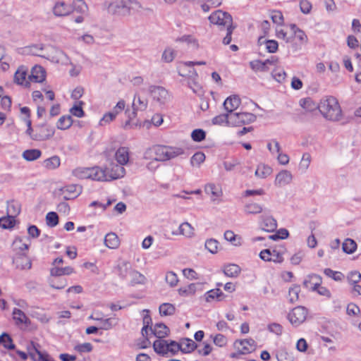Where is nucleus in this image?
Listing matches in <instances>:
<instances>
[{"label":"nucleus","mask_w":361,"mask_h":361,"mask_svg":"<svg viewBox=\"0 0 361 361\" xmlns=\"http://www.w3.org/2000/svg\"><path fill=\"white\" fill-rule=\"evenodd\" d=\"M27 68L25 66H20L18 70L16 71L14 75V82L18 85H24L27 86L28 85V82L26 81V75H27Z\"/></svg>","instance_id":"5701e85b"},{"label":"nucleus","mask_w":361,"mask_h":361,"mask_svg":"<svg viewBox=\"0 0 361 361\" xmlns=\"http://www.w3.org/2000/svg\"><path fill=\"white\" fill-rule=\"evenodd\" d=\"M324 273L336 281H341L343 278V274L341 272L333 271L329 268L325 269Z\"/></svg>","instance_id":"0e129e2a"},{"label":"nucleus","mask_w":361,"mask_h":361,"mask_svg":"<svg viewBox=\"0 0 361 361\" xmlns=\"http://www.w3.org/2000/svg\"><path fill=\"white\" fill-rule=\"evenodd\" d=\"M240 104V99L237 95L228 97L224 102V107L228 114H233Z\"/></svg>","instance_id":"f3484780"},{"label":"nucleus","mask_w":361,"mask_h":361,"mask_svg":"<svg viewBox=\"0 0 361 361\" xmlns=\"http://www.w3.org/2000/svg\"><path fill=\"white\" fill-rule=\"evenodd\" d=\"M276 359L278 361H294V357L292 354L283 349H281L277 352Z\"/></svg>","instance_id":"6e6d98bb"},{"label":"nucleus","mask_w":361,"mask_h":361,"mask_svg":"<svg viewBox=\"0 0 361 361\" xmlns=\"http://www.w3.org/2000/svg\"><path fill=\"white\" fill-rule=\"evenodd\" d=\"M128 281H129L132 286L136 284L144 285L147 282V279L143 274L133 269L130 274V279H128Z\"/></svg>","instance_id":"cd10ccee"},{"label":"nucleus","mask_w":361,"mask_h":361,"mask_svg":"<svg viewBox=\"0 0 361 361\" xmlns=\"http://www.w3.org/2000/svg\"><path fill=\"white\" fill-rule=\"evenodd\" d=\"M0 338H1L0 343L3 344L6 348L8 350H13L15 348V345L13 343L12 339L8 334L3 333L0 336Z\"/></svg>","instance_id":"3c124183"},{"label":"nucleus","mask_w":361,"mask_h":361,"mask_svg":"<svg viewBox=\"0 0 361 361\" xmlns=\"http://www.w3.org/2000/svg\"><path fill=\"white\" fill-rule=\"evenodd\" d=\"M159 310L161 316H170L175 313L176 308L171 303H163L159 306Z\"/></svg>","instance_id":"c9c22d12"},{"label":"nucleus","mask_w":361,"mask_h":361,"mask_svg":"<svg viewBox=\"0 0 361 361\" xmlns=\"http://www.w3.org/2000/svg\"><path fill=\"white\" fill-rule=\"evenodd\" d=\"M30 54L50 60L56 63L68 65L71 63L69 58L61 50L54 47H45L42 44H32L27 47Z\"/></svg>","instance_id":"f257e3e1"},{"label":"nucleus","mask_w":361,"mask_h":361,"mask_svg":"<svg viewBox=\"0 0 361 361\" xmlns=\"http://www.w3.org/2000/svg\"><path fill=\"white\" fill-rule=\"evenodd\" d=\"M168 159H174L184 154L185 151L183 148L176 147L166 146Z\"/></svg>","instance_id":"c03bdc74"},{"label":"nucleus","mask_w":361,"mask_h":361,"mask_svg":"<svg viewBox=\"0 0 361 361\" xmlns=\"http://www.w3.org/2000/svg\"><path fill=\"white\" fill-rule=\"evenodd\" d=\"M250 68L255 72H267L269 70V67L267 66L265 61L260 60H254L250 62Z\"/></svg>","instance_id":"e433bc0d"},{"label":"nucleus","mask_w":361,"mask_h":361,"mask_svg":"<svg viewBox=\"0 0 361 361\" xmlns=\"http://www.w3.org/2000/svg\"><path fill=\"white\" fill-rule=\"evenodd\" d=\"M25 122L27 126L25 133L30 138L35 141H45L51 139L54 133L55 129L51 126L46 123L35 126L32 127V121L30 119L25 118Z\"/></svg>","instance_id":"7ed1b4c3"},{"label":"nucleus","mask_w":361,"mask_h":361,"mask_svg":"<svg viewBox=\"0 0 361 361\" xmlns=\"http://www.w3.org/2000/svg\"><path fill=\"white\" fill-rule=\"evenodd\" d=\"M46 221L49 227H54L59 224V216L54 212H49L46 216Z\"/></svg>","instance_id":"5fc2aeb1"},{"label":"nucleus","mask_w":361,"mask_h":361,"mask_svg":"<svg viewBox=\"0 0 361 361\" xmlns=\"http://www.w3.org/2000/svg\"><path fill=\"white\" fill-rule=\"evenodd\" d=\"M165 280L171 287L176 286L178 282L177 275L173 271H169L166 273Z\"/></svg>","instance_id":"338daca9"},{"label":"nucleus","mask_w":361,"mask_h":361,"mask_svg":"<svg viewBox=\"0 0 361 361\" xmlns=\"http://www.w3.org/2000/svg\"><path fill=\"white\" fill-rule=\"evenodd\" d=\"M15 219L8 214L7 216L0 218V227L4 229L11 228L14 226Z\"/></svg>","instance_id":"de8ad7c7"},{"label":"nucleus","mask_w":361,"mask_h":361,"mask_svg":"<svg viewBox=\"0 0 361 361\" xmlns=\"http://www.w3.org/2000/svg\"><path fill=\"white\" fill-rule=\"evenodd\" d=\"M224 238L235 246L240 245V238L238 237L232 231H226L224 233Z\"/></svg>","instance_id":"603ef678"},{"label":"nucleus","mask_w":361,"mask_h":361,"mask_svg":"<svg viewBox=\"0 0 361 361\" xmlns=\"http://www.w3.org/2000/svg\"><path fill=\"white\" fill-rule=\"evenodd\" d=\"M149 92L154 100L163 104L169 98L168 91L163 87L151 85L149 87Z\"/></svg>","instance_id":"9b49d317"},{"label":"nucleus","mask_w":361,"mask_h":361,"mask_svg":"<svg viewBox=\"0 0 361 361\" xmlns=\"http://www.w3.org/2000/svg\"><path fill=\"white\" fill-rule=\"evenodd\" d=\"M318 109L323 116L332 121H338L342 117V111L338 100L332 97H327L321 100Z\"/></svg>","instance_id":"f03ea898"},{"label":"nucleus","mask_w":361,"mask_h":361,"mask_svg":"<svg viewBox=\"0 0 361 361\" xmlns=\"http://www.w3.org/2000/svg\"><path fill=\"white\" fill-rule=\"evenodd\" d=\"M271 173V169L267 166H258L255 171V175L261 178H266Z\"/></svg>","instance_id":"864d4df0"},{"label":"nucleus","mask_w":361,"mask_h":361,"mask_svg":"<svg viewBox=\"0 0 361 361\" xmlns=\"http://www.w3.org/2000/svg\"><path fill=\"white\" fill-rule=\"evenodd\" d=\"M135 102L133 104V110L130 111L127 109L126 111V114L128 116V119L126 121L124 125L125 128H130L131 127V121L136 117L137 116V109L135 108Z\"/></svg>","instance_id":"bf43d9fd"},{"label":"nucleus","mask_w":361,"mask_h":361,"mask_svg":"<svg viewBox=\"0 0 361 361\" xmlns=\"http://www.w3.org/2000/svg\"><path fill=\"white\" fill-rule=\"evenodd\" d=\"M300 104V106L307 111H312L316 109H318V105L316 104L310 98L301 99Z\"/></svg>","instance_id":"a18cd8bd"},{"label":"nucleus","mask_w":361,"mask_h":361,"mask_svg":"<svg viewBox=\"0 0 361 361\" xmlns=\"http://www.w3.org/2000/svg\"><path fill=\"white\" fill-rule=\"evenodd\" d=\"M73 272V269L71 267L60 268L54 267L51 269L50 274L51 276H61L63 275H69Z\"/></svg>","instance_id":"7c9ffc66"},{"label":"nucleus","mask_w":361,"mask_h":361,"mask_svg":"<svg viewBox=\"0 0 361 361\" xmlns=\"http://www.w3.org/2000/svg\"><path fill=\"white\" fill-rule=\"evenodd\" d=\"M262 228L267 232H273L277 228V223L275 219L270 216H262Z\"/></svg>","instance_id":"a211bd4d"},{"label":"nucleus","mask_w":361,"mask_h":361,"mask_svg":"<svg viewBox=\"0 0 361 361\" xmlns=\"http://www.w3.org/2000/svg\"><path fill=\"white\" fill-rule=\"evenodd\" d=\"M104 244L110 249H116L119 246L120 241L115 233H109L104 238Z\"/></svg>","instance_id":"393cba45"},{"label":"nucleus","mask_w":361,"mask_h":361,"mask_svg":"<svg viewBox=\"0 0 361 361\" xmlns=\"http://www.w3.org/2000/svg\"><path fill=\"white\" fill-rule=\"evenodd\" d=\"M292 180V173L288 170H282L276 175L274 183L278 187H283L290 184Z\"/></svg>","instance_id":"4468645a"},{"label":"nucleus","mask_w":361,"mask_h":361,"mask_svg":"<svg viewBox=\"0 0 361 361\" xmlns=\"http://www.w3.org/2000/svg\"><path fill=\"white\" fill-rule=\"evenodd\" d=\"M308 313L305 307L297 306L288 314L287 318L293 326L297 327L306 321Z\"/></svg>","instance_id":"39448f33"},{"label":"nucleus","mask_w":361,"mask_h":361,"mask_svg":"<svg viewBox=\"0 0 361 361\" xmlns=\"http://www.w3.org/2000/svg\"><path fill=\"white\" fill-rule=\"evenodd\" d=\"M177 41H179L181 42H186L188 44H192V47L195 49H197L199 47V44H198L197 39L190 35H183L181 37L178 38L177 39Z\"/></svg>","instance_id":"680f3d73"},{"label":"nucleus","mask_w":361,"mask_h":361,"mask_svg":"<svg viewBox=\"0 0 361 361\" xmlns=\"http://www.w3.org/2000/svg\"><path fill=\"white\" fill-rule=\"evenodd\" d=\"M311 162V156L309 153L303 154L301 161L300 163V169L305 171L310 166Z\"/></svg>","instance_id":"69168bd1"},{"label":"nucleus","mask_w":361,"mask_h":361,"mask_svg":"<svg viewBox=\"0 0 361 361\" xmlns=\"http://www.w3.org/2000/svg\"><path fill=\"white\" fill-rule=\"evenodd\" d=\"M300 287L298 285H293L288 290V300L290 303H294L299 300Z\"/></svg>","instance_id":"58836bf2"},{"label":"nucleus","mask_w":361,"mask_h":361,"mask_svg":"<svg viewBox=\"0 0 361 361\" xmlns=\"http://www.w3.org/2000/svg\"><path fill=\"white\" fill-rule=\"evenodd\" d=\"M176 56V51L173 49L168 47L163 52L162 60L166 63H170L174 59Z\"/></svg>","instance_id":"4d7b16f0"},{"label":"nucleus","mask_w":361,"mask_h":361,"mask_svg":"<svg viewBox=\"0 0 361 361\" xmlns=\"http://www.w3.org/2000/svg\"><path fill=\"white\" fill-rule=\"evenodd\" d=\"M103 172H104L106 178V179L103 181H109L123 177L126 170L123 165L114 164L111 165V168L110 169H106L105 170H103Z\"/></svg>","instance_id":"f8f14e48"},{"label":"nucleus","mask_w":361,"mask_h":361,"mask_svg":"<svg viewBox=\"0 0 361 361\" xmlns=\"http://www.w3.org/2000/svg\"><path fill=\"white\" fill-rule=\"evenodd\" d=\"M257 117L255 114L247 112L230 114L231 125L240 126L254 122Z\"/></svg>","instance_id":"0eeeda50"},{"label":"nucleus","mask_w":361,"mask_h":361,"mask_svg":"<svg viewBox=\"0 0 361 361\" xmlns=\"http://www.w3.org/2000/svg\"><path fill=\"white\" fill-rule=\"evenodd\" d=\"M116 159L121 165H125L129 160L128 149L126 147H120L116 152Z\"/></svg>","instance_id":"c85d7f7f"},{"label":"nucleus","mask_w":361,"mask_h":361,"mask_svg":"<svg viewBox=\"0 0 361 361\" xmlns=\"http://www.w3.org/2000/svg\"><path fill=\"white\" fill-rule=\"evenodd\" d=\"M206 133L202 129H195L191 133L192 139L195 142H201L205 139Z\"/></svg>","instance_id":"774afa93"},{"label":"nucleus","mask_w":361,"mask_h":361,"mask_svg":"<svg viewBox=\"0 0 361 361\" xmlns=\"http://www.w3.org/2000/svg\"><path fill=\"white\" fill-rule=\"evenodd\" d=\"M234 347L240 353L246 355L255 350L256 343L252 338L237 340L234 343Z\"/></svg>","instance_id":"9d476101"},{"label":"nucleus","mask_w":361,"mask_h":361,"mask_svg":"<svg viewBox=\"0 0 361 361\" xmlns=\"http://www.w3.org/2000/svg\"><path fill=\"white\" fill-rule=\"evenodd\" d=\"M262 211V207L257 203H248L245 206V212L248 214H260Z\"/></svg>","instance_id":"ea45409f"},{"label":"nucleus","mask_w":361,"mask_h":361,"mask_svg":"<svg viewBox=\"0 0 361 361\" xmlns=\"http://www.w3.org/2000/svg\"><path fill=\"white\" fill-rule=\"evenodd\" d=\"M145 157L155 161H163L168 159L166 146H154L145 152Z\"/></svg>","instance_id":"6e6552de"},{"label":"nucleus","mask_w":361,"mask_h":361,"mask_svg":"<svg viewBox=\"0 0 361 361\" xmlns=\"http://www.w3.org/2000/svg\"><path fill=\"white\" fill-rule=\"evenodd\" d=\"M90 318L95 319L97 321H99L101 323V325L99 328L101 329H103V330L111 329L113 327V326L115 325V324H113L112 318H108V319H102V318H99V317L94 318L92 316H90Z\"/></svg>","instance_id":"49530a36"},{"label":"nucleus","mask_w":361,"mask_h":361,"mask_svg":"<svg viewBox=\"0 0 361 361\" xmlns=\"http://www.w3.org/2000/svg\"><path fill=\"white\" fill-rule=\"evenodd\" d=\"M212 123L214 125H222L226 123L231 125L230 114H222L213 118Z\"/></svg>","instance_id":"79ce46f5"},{"label":"nucleus","mask_w":361,"mask_h":361,"mask_svg":"<svg viewBox=\"0 0 361 361\" xmlns=\"http://www.w3.org/2000/svg\"><path fill=\"white\" fill-rule=\"evenodd\" d=\"M153 348L154 351L158 354H164L167 350V342L164 340L159 338L153 343Z\"/></svg>","instance_id":"4c0bfd02"},{"label":"nucleus","mask_w":361,"mask_h":361,"mask_svg":"<svg viewBox=\"0 0 361 361\" xmlns=\"http://www.w3.org/2000/svg\"><path fill=\"white\" fill-rule=\"evenodd\" d=\"M224 273L228 277H237L240 273V268L238 265L231 264L224 266Z\"/></svg>","instance_id":"c756f323"},{"label":"nucleus","mask_w":361,"mask_h":361,"mask_svg":"<svg viewBox=\"0 0 361 361\" xmlns=\"http://www.w3.org/2000/svg\"><path fill=\"white\" fill-rule=\"evenodd\" d=\"M342 247L344 252L347 254H352L355 251L357 248V244L353 240L347 238L343 242Z\"/></svg>","instance_id":"a19ab883"},{"label":"nucleus","mask_w":361,"mask_h":361,"mask_svg":"<svg viewBox=\"0 0 361 361\" xmlns=\"http://www.w3.org/2000/svg\"><path fill=\"white\" fill-rule=\"evenodd\" d=\"M46 72L41 66H35L31 71L29 78L35 82H42L45 80Z\"/></svg>","instance_id":"6ab92c4d"},{"label":"nucleus","mask_w":361,"mask_h":361,"mask_svg":"<svg viewBox=\"0 0 361 361\" xmlns=\"http://www.w3.org/2000/svg\"><path fill=\"white\" fill-rule=\"evenodd\" d=\"M322 283V277L317 274L309 275L303 281V286L307 289L316 290Z\"/></svg>","instance_id":"2eb2a0df"},{"label":"nucleus","mask_w":361,"mask_h":361,"mask_svg":"<svg viewBox=\"0 0 361 361\" xmlns=\"http://www.w3.org/2000/svg\"><path fill=\"white\" fill-rule=\"evenodd\" d=\"M152 333L158 338H163L168 336L169 329L163 323L156 324L154 327H150Z\"/></svg>","instance_id":"4be33fe9"},{"label":"nucleus","mask_w":361,"mask_h":361,"mask_svg":"<svg viewBox=\"0 0 361 361\" xmlns=\"http://www.w3.org/2000/svg\"><path fill=\"white\" fill-rule=\"evenodd\" d=\"M116 270L118 276L122 280L128 281L130 279V274L133 269L129 262H121L116 267Z\"/></svg>","instance_id":"ddd939ff"},{"label":"nucleus","mask_w":361,"mask_h":361,"mask_svg":"<svg viewBox=\"0 0 361 361\" xmlns=\"http://www.w3.org/2000/svg\"><path fill=\"white\" fill-rule=\"evenodd\" d=\"M13 263L16 267L20 269H30L31 261L26 255V253L18 255H13Z\"/></svg>","instance_id":"dca6fc26"},{"label":"nucleus","mask_w":361,"mask_h":361,"mask_svg":"<svg viewBox=\"0 0 361 361\" xmlns=\"http://www.w3.org/2000/svg\"><path fill=\"white\" fill-rule=\"evenodd\" d=\"M13 315L17 324H27L28 318L22 310L15 308L13 311Z\"/></svg>","instance_id":"37998d69"},{"label":"nucleus","mask_w":361,"mask_h":361,"mask_svg":"<svg viewBox=\"0 0 361 361\" xmlns=\"http://www.w3.org/2000/svg\"><path fill=\"white\" fill-rule=\"evenodd\" d=\"M12 249L14 252L13 255L25 254L28 249V245L23 243L22 240L16 238L12 244Z\"/></svg>","instance_id":"b1692460"},{"label":"nucleus","mask_w":361,"mask_h":361,"mask_svg":"<svg viewBox=\"0 0 361 361\" xmlns=\"http://www.w3.org/2000/svg\"><path fill=\"white\" fill-rule=\"evenodd\" d=\"M72 174L80 179H91L103 181L106 179L103 169L95 166L92 168L78 167L74 169Z\"/></svg>","instance_id":"20e7f679"},{"label":"nucleus","mask_w":361,"mask_h":361,"mask_svg":"<svg viewBox=\"0 0 361 361\" xmlns=\"http://www.w3.org/2000/svg\"><path fill=\"white\" fill-rule=\"evenodd\" d=\"M61 161L58 156H53L44 161V166L49 170L56 169L60 166Z\"/></svg>","instance_id":"f704fd0d"},{"label":"nucleus","mask_w":361,"mask_h":361,"mask_svg":"<svg viewBox=\"0 0 361 361\" xmlns=\"http://www.w3.org/2000/svg\"><path fill=\"white\" fill-rule=\"evenodd\" d=\"M189 73H192V75L188 78V85L193 91V92L198 93L201 90V86L198 82L196 81L197 73L195 69L190 71Z\"/></svg>","instance_id":"bb28decb"},{"label":"nucleus","mask_w":361,"mask_h":361,"mask_svg":"<svg viewBox=\"0 0 361 361\" xmlns=\"http://www.w3.org/2000/svg\"><path fill=\"white\" fill-rule=\"evenodd\" d=\"M171 345H176V349L171 348L170 350V351L173 353L178 350H180L183 353H190L197 348V344L195 343V341L190 338H184L180 343L171 341Z\"/></svg>","instance_id":"1a4fd4ad"},{"label":"nucleus","mask_w":361,"mask_h":361,"mask_svg":"<svg viewBox=\"0 0 361 361\" xmlns=\"http://www.w3.org/2000/svg\"><path fill=\"white\" fill-rule=\"evenodd\" d=\"M73 11V8L64 2H57L53 8L54 14L56 16H65Z\"/></svg>","instance_id":"aec40b11"},{"label":"nucleus","mask_w":361,"mask_h":361,"mask_svg":"<svg viewBox=\"0 0 361 361\" xmlns=\"http://www.w3.org/2000/svg\"><path fill=\"white\" fill-rule=\"evenodd\" d=\"M83 104L82 102H79L78 104H75L71 109L70 112L72 114V115L78 117V118H82L84 116V111L82 108V104Z\"/></svg>","instance_id":"e2e57ef3"},{"label":"nucleus","mask_w":361,"mask_h":361,"mask_svg":"<svg viewBox=\"0 0 361 361\" xmlns=\"http://www.w3.org/2000/svg\"><path fill=\"white\" fill-rule=\"evenodd\" d=\"M290 27L293 32L295 37L300 42L301 44H305L307 42V36L303 30L298 28L295 24H290Z\"/></svg>","instance_id":"2f4dec72"},{"label":"nucleus","mask_w":361,"mask_h":361,"mask_svg":"<svg viewBox=\"0 0 361 361\" xmlns=\"http://www.w3.org/2000/svg\"><path fill=\"white\" fill-rule=\"evenodd\" d=\"M42 152L39 149H32L23 152V157L27 161H34L39 158Z\"/></svg>","instance_id":"72a5a7b5"},{"label":"nucleus","mask_w":361,"mask_h":361,"mask_svg":"<svg viewBox=\"0 0 361 361\" xmlns=\"http://www.w3.org/2000/svg\"><path fill=\"white\" fill-rule=\"evenodd\" d=\"M20 212V206L18 204L11 202L8 203L7 207V214H9L10 216H12L15 219V216H16Z\"/></svg>","instance_id":"13d9d810"},{"label":"nucleus","mask_w":361,"mask_h":361,"mask_svg":"<svg viewBox=\"0 0 361 361\" xmlns=\"http://www.w3.org/2000/svg\"><path fill=\"white\" fill-rule=\"evenodd\" d=\"M197 284L190 283V285L182 287L178 289L179 295L182 296H188L193 295L196 291Z\"/></svg>","instance_id":"09e8293b"},{"label":"nucleus","mask_w":361,"mask_h":361,"mask_svg":"<svg viewBox=\"0 0 361 361\" xmlns=\"http://www.w3.org/2000/svg\"><path fill=\"white\" fill-rule=\"evenodd\" d=\"M205 160V155L202 152H197L191 157L190 163L192 166H200Z\"/></svg>","instance_id":"052dcab7"},{"label":"nucleus","mask_w":361,"mask_h":361,"mask_svg":"<svg viewBox=\"0 0 361 361\" xmlns=\"http://www.w3.org/2000/svg\"><path fill=\"white\" fill-rule=\"evenodd\" d=\"M73 124V119L71 116H63L57 122V128L60 130L68 129Z\"/></svg>","instance_id":"473e14b6"},{"label":"nucleus","mask_w":361,"mask_h":361,"mask_svg":"<svg viewBox=\"0 0 361 361\" xmlns=\"http://www.w3.org/2000/svg\"><path fill=\"white\" fill-rule=\"evenodd\" d=\"M173 234H180L186 238H192L195 235L194 228L188 222H184L180 225L178 233H173Z\"/></svg>","instance_id":"a878e982"},{"label":"nucleus","mask_w":361,"mask_h":361,"mask_svg":"<svg viewBox=\"0 0 361 361\" xmlns=\"http://www.w3.org/2000/svg\"><path fill=\"white\" fill-rule=\"evenodd\" d=\"M72 8L73 11H76L82 14H85L87 11V6L82 0H74Z\"/></svg>","instance_id":"8fccbe9b"},{"label":"nucleus","mask_w":361,"mask_h":361,"mask_svg":"<svg viewBox=\"0 0 361 361\" xmlns=\"http://www.w3.org/2000/svg\"><path fill=\"white\" fill-rule=\"evenodd\" d=\"M209 20L210 23L221 27H226L233 25L232 16L228 13L221 10H217L212 13L209 16Z\"/></svg>","instance_id":"423d86ee"},{"label":"nucleus","mask_w":361,"mask_h":361,"mask_svg":"<svg viewBox=\"0 0 361 361\" xmlns=\"http://www.w3.org/2000/svg\"><path fill=\"white\" fill-rule=\"evenodd\" d=\"M204 190L207 194L211 195V198L213 202L222 195V190L221 188L214 183L207 184L205 185Z\"/></svg>","instance_id":"412c9836"}]
</instances>
